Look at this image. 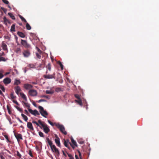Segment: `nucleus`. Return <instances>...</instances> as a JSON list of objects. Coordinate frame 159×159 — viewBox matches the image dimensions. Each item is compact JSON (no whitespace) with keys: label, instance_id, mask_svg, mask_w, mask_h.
Segmentation results:
<instances>
[{"label":"nucleus","instance_id":"f257e3e1","mask_svg":"<svg viewBox=\"0 0 159 159\" xmlns=\"http://www.w3.org/2000/svg\"><path fill=\"white\" fill-rule=\"evenodd\" d=\"M38 122L43 127V131L46 134H48V133L50 131V130L47 125L44 122L42 123L41 120H38Z\"/></svg>","mask_w":159,"mask_h":159},{"label":"nucleus","instance_id":"f03ea898","mask_svg":"<svg viewBox=\"0 0 159 159\" xmlns=\"http://www.w3.org/2000/svg\"><path fill=\"white\" fill-rule=\"evenodd\" d=\"M39 109V112L41 115L45 118H47V116L48 115V113L46 110H44L43 107L41 106H39L38 107Z\"/></svg>","mask_w":159,"mask_h":159},{"label":"nucleus","instance_id":"7ed1b4c3","mask_svg":"<svg viewBox=\"0 0 159 159\" xmlns=\"http://www.w3.org/2000/svg\"><path fill=\"white\" fill-rule=\"evenodd\" d=\"M22 54L25 58H28L31 55V51L30 49H26L23 50Z\"/></svg>","mask_w":159,"mask_h":159},{"label":"nucleus","instance_id":"20e7f679","mask_svg":"<svg viewBox=\"0 0 159 159\" xmlns=\"http://www.w3.org/2000/svg\"><path fill=\"white\" fill-rule=\"evenodd\" d=\"M55 125L63 134L65 135L67 134V132L65 130V127L63 125H60L59 124H56Z\"/></svg>","mask_w":159,"mask_h":159},{"label":"nucleus","instance_id":"39448f33","mask_svg":"<svg viewBox=\"0 0 159 159\" xmlns=\"http://www.w3.org/2000/svg\"><path fill=\"white\" fill-rule=\"evenodd\" d=\"M21 43L26 49H31L32 48L31 45L27 43L26 40L21 39Z\"/></svg>","mask_w":159,"mask_h":159},{"label":"nucleus","instance_id":"423d86ee","mask_svg":"<svg viewBox=\"0 0 159 159\" xmlns=\"http://www.w3.org/2000/svg\"><path fill=\"white\" fill-rule=\"evenodd\" d=\"M52 151L53 152H55L56 155L59 156L60 155V152L59 151L55 145H53L51 148Z\"/></svg>","mask_w":159,"mask_h":159},{"label":"nucleus","instance_id":"0eeeda50","mask_svg":"<svg viewBox=\"0 0 159 159\" xmlns=\"http://www.w3.org/2000/svg\"><path fill=\"white\" fill-rule=\"evenodd\" d=\"M28 110L30 113L35 116L39 115V113L36 110L33 111L31 109L28 108Z\"/></svg>","mask_w":159,"mask_h":159},{"label":"nucleus","instance_id":"6e6552de","mask_svg":"<svg viewBox=\"0 0 159 159\" xmlns=\"http://www.w3.org/2000/svg\"><path fill=\"white\" fill-rule=\"evenodd\" d=\"M29 94L32 96H36L37 95V91L34 89L30 90L29 91Z\"/></svg>","mask_w":159,"mask_h":159},{"label":"nucleus","instance_id":"1a4fd4ad","mask_svg":"<svg viewBox=\"0 0 159 159\" xmlns=\"http://www.w3.org/2000/svg\"><path fill=\"white\" fill-rule=\"evenodd\" d=\"M55 73H54L52 75H50L49 74L43 75V77L46 79H50L55 78Z\"/></svg>","mask_w":159,"mask_h":159},{"label":"nucleus","instance_id":"9d476101","mask_svg":"<svg viewBox=\"0 0 159 159\" xmlns=\"http://www.w3.org/2000/svg\"><path fill=\"white\" fill-rule=\"evenodd\" d=\"M55 136L56 137V138L55 139V142L58 146L60 147L61 144L60 141V139L56 134H55Z\"/></svg>","mask_w":159,"mask_h":159},{"label":"nucleus","instance_id":"9b49d317","mask_svg":"<svg viewBox=\"0 0 159 159\" xmlns=\"http://www.w3.org/2000/svg\"><path fill=\"white\" fill-rule=\"evenodd\" d=\"M11 79L8 77L5 78L3 80V82L5 84H7L10 83L11 82Z\"/></svg>","mask_w":159,"mask_h":159},{"label":"nucleus","instance_id":"f8f14e48","mask_svg":"<svg viewBox=\"0 0 159 159\" xmlns=\"http://www.w3.org/2000/svg\"><path fill=\"white\" fill-rule=\"evenodd\" d=\"M24 87L25 89L28 90L32 89L33 86L28 84H24Z\"/></svg>","mask_w":159,"mask_h":159},{"label":"nucleus","instance_id":"ddd939ff","mask_svg":"<svg viewBox=\"0 0 159 159\" xmlns=\"http://www.w3.org/2000/svg\"><path fill=\"white\" fill-rule=\"evenodd\" d=\"M14 135L15 137L16 138L18 141L20 139H22V136L20 134L14 133Z\"/></svg>","mask_w":159,"mask_h":159},{"label":"nucleus","instance_id":"4468645a","mask_svg":"<svg viewBox=\"0 0 159 159\" xmlns=\"http://www.w3.org/2000/svg\"><path fill=\"white\" fill-rule=\"evenodd\" d=\"M27 127L31 131L34 130V129L31 123L28 122L27 124Z\"/></svg>","mask_w":159,"mask_h":159},{"label":"nucleus","instance_id":"2eb2a0df","mask_svg":"<svg viewBox=\"0 0 159 159\" xmlns=\"http://www.w3.org/2000/svg\"><path fill=\"white\" fill-rule=\"evenodd\" d=\"M15 92L17 94H19V92H20L21 91V89L20 87L19 86H17L16 87H15L14 88Z\"/></svg>","mask_w":159,"mask_h":159},{"label":"nucleus","instance_id":"dca6fc26","mask_svg":"<svg viewBox=\"0 0 159 159\" xmlns=\"http://www.w3.org/2000/svg\"><path fill=\"white\" fill-rule=\"evenodd\" d=\"M2 47L3 50L6 51L7 50V45L4 42H2Z\"/></svg>","mask_w":159,"mask_h":159},{"label":"nucleus","instance_id":"f3484780","mask_svg":"<svg viewBox=\"0 0 159 159\" xmlns=\"http://www.w3.org/2000/svg\"><path fill=\"white\" fill-rule=\"evenodd\" d=\"M17 34L20 37L24 38L25 37V35L23 33L20 31H18L17 33Z\"/></svg>","mask_w":159,"mask_h":159},{"label":"nucleus","instance_id":"a211bd4d","mask_svg":"<svg viewBox=\"0 0 159 159\" xmlns=\"http://www.w3.org/2000/svg\"><path fill=\"white\" fill-rule=\"evenodd\" d=\"M20 94L21 98H23L25 101H27V99L25 95L23 93H20Z\"/></svg>","mask_w":159,"mask_h":159},{"label":"nucleus","instance_id":"6ab92c4d","mask_svg":"<svg viewBox=\"0 0 159 159\" xmlns=\"http://www.w3.org/2000/svg\"><path fill=\"white\" fill-rule=\"evenodd\" d=\"M21 50L20 48L17 47L16 48L15 52L16 53H20L21 52Z\"/></svg>","mask_w":159,"mask_h":159},{"label":"nucleus","instance_id":"aec40b11","mask_svg":"<svg viewBox=\"0 0 159 159\" xmlns=\"http://www.w3.org/2000/svg\"><path fill=\"white\" fill-rule=\"evenodd\" d=\"M69 142V140H67L66 141L64 139V145L67 148L69 149H70V146H68V143Z\"/></svg>","mask_w":159,"mask_h":159},{"label":"nucleus","instance_id":"412c9836","mask_svg":"<svg viewBox=\"0 0 159 159\" xmlns=\"http://www.w3.org/2000/svg\"><path fill=\"white\" fill-rule=\"evenodd\" d=\"M3 20L4 24L6 25L7 23H10V21L7 19L6 17L5 16H4L3 17Z\"/></svg>","mask_w":159,"mask_h":159},{"label":"nucleus","instance_id":"4be33fe9","mask_svg":"<svg viewBox=\"0 0 159 159\" xmlns=\"http://www.w3.org/2000/svg\"><path fill=\"white\" fill-rule=\"evenodd\" d=\"M20 83V80H19L16 79L14 82V84L15 85H18Z\"/></svg>","mask_w":159,"mask_h":159},{"label":"nucleus","instance_id":"5701e85b","mask_svg":"<svg viewBox=\"0 0 159 159\" xmlns=\"http://www.w3.org/2000/svg\"><path fill=\"white\" fill-rule=\"evenodd\" d=\"M10 96L11 99L12 100L16 98V96L14 95L13 92H12L11 93Z\"/></svg>","mask_w":159,"mask_h":159},{"label":"nucleus","instance_id":"b1692460","mask_svg":"<svg viewBox=\"0 0 159 159\" xmlns=\"http://www.w3.org/2000/svg\"><path fill=\"white\" fill-rule=\"evenodd\" d=\"M75 101L76 102L78 103L79 105L80 106L82 105V102L80 99H78V100H75Z\"/></svg>","mask_w":159,"mask_h":159},{"label":"nucleus","instance_id":"393cba45","mask_svg":"<svg viewBox=\"0 0 159 159\" xmlns=\"http://www.w3.org/2000/svg\"><path fill=\"white\" fill-rule=\"evenodd\" d=\"M21 116L25 121H27L28 117L27 116H26L23 114H21Z\"/></svg>","mask_w":159,"mask_h":159},{"label":"nucleus","instance_id":"a878e982","mask_svg":"<svg viewBox=\"0 0 159 159\" xmlns=\"http://www.w3.org/2000/svg\"><path fill=\"white\" fill-rule=\"evenodd\" d=\"M15 25L13 24L12 25L11 28V32H15Z\"/></svg>","mask_w":159,"mask_h":159},{"label":"nucleus","instance_id":"bb28decb","mask_svg":"<svg viewBox=\"0 0 159 159\" xmlns=\"http://www.w3.org/2000/svg\"><path fill=\"white\" fill-rule=\"evenodd\" d=\"M19 16L22 21H24L25 23H27L26 20L22 16L20 15H19Z\"/></svg>","mask_w":159,"mask_h":159},{"label":"nucleus","instance_id":"cd10ccee","mask_svg":"<svg viewBox=\"0 0 159 159\" xmlns=\"http://www.w3.org/2000/svg\"><path fill=\"white\" fill-rule=\"evenodd\" d=\"M8 15L12 20L15 19V17L13 15L12 13L9 12L8 13Z\"/></svg>","mask_w":159,"mask_h":159},{"label":"nucleus","instance_id":"c85d7f7f","mask_svg":"<svg viewBox=\"0 0 159 159\" xmlns=\"http://www.w3.org/2000/svg\"><path fill=\"white\" fill-rule=\"evenodd\" d=\"M71 140L72 143L75 146H77L76 142L74 140L73 138H71Z\"/></svg>","mask_w":159,"mask_h":159},{"label":"nucleus","instance_id":"c756f323","mask_svg":"<svg viewBox=\"0 0 159 159\" xmlns=\"http://www.w3.org/2000/svg\"><path fill=\"white\" fill-rule=\"evenodd\" d=\"M26 29L28 30H30L31 29V27L30 25L27 22L26 23Z\"/></svg>","mask_w":159,"mask_h":159},{"label":"nucleus","instance_id":"7c9ffc66","mask_svg":"<svg viewBox=\"0 0 159 159\" xmlns=\"http://www.w3.org/2000/svg\"><path fill=\"white\" fill-rule=\"evenodd\" d=\"M46 68L49 71L51 70V64L50 63H49L46 66Z\"/></svg>","mask_w":159,"mask_h":159},{"label":"nucleus","instance_id":"2f4dec72","mask_svg":"<svg viewBox=\"0 0 159 159\" xmlns=\"http://www.w3.org/2000/svg\"><path fill=\"white\" fill-rule=\"evenodd\" d=\"M7 109L8 111V113L9 114H11V111L10 110V108L9 105H7Z\"/></svg>","mask_w":159,"mask_h":159},{"label":"nucleus","instance_id":"473e14b6","mask_svg":"<svg viewBox=\"0 0 159 159\" xmlns=\"http://www.w3.org/2000/svg\"><path fill=\"white\" fill-rule=\"evenodd\" d=\"M57 63L59 65V66H60L61 68V70H63V65L62 64L61 62L60 61H59L57 62Z\"/></svg>","mask_w":159,"mask_h":159},{"label":"nucleus","instance_id":"72a5a7b5","mask_svg":"<svg viewBox=\"0 0 159 159\" xmlns=\"http://www.w3.org/2000/svg\"><path fill=\"white\" fill-rule=\"evenodd\" d=\"M22 103L25 104L26 107H27L28 108L30 107V106L29 104L27 102H26L23 101H22Z\"/></svg>","mask_w":159,"mask_h":159},{"label":"nucleus","instance_id":"f704fd0d","mask_svg":"<svg viewBox=\"0 0 159 159\" xmlns=\"http://www.w3.org/2000/svg\"><path fill=\"white\" fill-rule=\"evenodd\" d=\"M32 123L33 124H35L38 126H39V127H40V125L39 124V123L38 122V123L36 121H35V120H33L32 121Z\"/></svg>","mask_w":159,"mask_h":159},{"label":"nucleus","instance_id":"c9c22d12","mask_svg":"<svg viewBox=\"0 0 159 159\" xmlns=\"http://www.w3.org/2000/svg\"><path fill=\"white\" fill-rule=\"evenodd\" d=\"M41 54H39L38 52L36 53V57L39 59H40L41 58Z\"/></svg>","mask_w":159,"mask_h":159},{"label":"nucleus","instance_id":"e433bc0d","mask_svg":"<svg viewBox=\"0 0 159 159\" xmlns=\"http://www.w3.org/2000/svg\"><path fill=\"white\" fill-rule=\"evenodd\" d=\"M39 136L42 137H44V136L43 134L41 131H39Z\"/></svg>","mask_w":159,"mask_h":159},{"label":"nucleus","instance_id":"4c0bfd02","mask_svg":"<svg viewBox=\"0 0 159 159\" xmlns=\"http://www.w3.org/2000/svg\"><path fill=\"white\" fill-rule=\"evenodd\" d=\"M46 93L48 94H52L53 93V92L52 91L47 90L46 91Z\"/></svg>","mask_w":159,"mask_h":159},{"label":"nucleus","instance_id":"58836bf2","mask_svg":"<svg viewBox=\"0 0 159 159\" xmlns=\"http://www.w3.org/2000/svg\"><path fill=\"white\" fill-rule=\"evenodd\" d=\"M0 61H6V59L4 57L0 56Z\"/></svg>","mask_w":159,"mask_h":159},{"label":"nucleus","instance_id":"ea45409f","mask_svg":"<svg viewBox=\"0 0 159 159\" xmlns=\"http://www.w3.org/2000/svg\"><path fill=\"white\" fill-rule=\"evenodd\" d=\"M61 89L60 88H57L55 89V91L56 92H58L61 91Z\"/></svg>","mask_w":159,"mask_h":159},{"label":"nucleus","instance_id":"a19ab883","mask_svg":"<svg viewBox=\"0 0 159 159\" xmlns=\"http://www.w3.org/2000/svg\"><path fill=\"white\" fill-rule=\"evenodd\" d=\"M48 143L49 145L50 146L51 148V147H52L53 145H52V142L51 140H50V141L48 142Z\"/></svg>","mask_w":159,"mask_h":159},{"label":"nucleus","instance_id":"79ce46f5","mask_svg":"<svg viewBox=\"0 0 159 159\" xmlns=\"http://www.w3.org/2000/svg\"><path fill=\"white\" fill-rule=\"evenodd\" d=\"M16 155L19 158H20L21 157V155L20 154L19 152L18 151H16Z\"/></svg>","mask_w":159,"mask_h":159},{"label":"nucleus","instance_id":"37998d69","mask_svg":"<svg viewBox=\"0 0 159 159\" xmlns=\"http://www.w3.org/2000/svg\"><path fill=\"white\" fill-rule=\"evenodd\" d=\"M68 157H70V159H74V158L72 157V155L70 154L67 153Z\"/></svg>","mask_w":159,"mask_h":159},{"label":"nucleus","instance_id":"c03bdc74","mask_svg":"<svg viewBox=\"0 0 159 159\" xmlns=\"http://www.w3.org/2000/svg\"><path fill=\"white\" fill-rule=\"evenodd\" d=\"M75 97L78 100L80 99V96L77 94H75Z\"/></svg>","mask_w":159,"mask_h":159},{"label":"nucleus","instance_id":"a18cd8bd","mask_svg":"<svg viewBox=\"0 0 159 159\" xmlns=\"http://www.w3.org/2000/svg\"><path fill=\"white\" fill-rule=\"evenodd\" d=\"M15 107L19 111H20V112H22V109H21V108H20V107H18V106H15Z\"/></svg>","mask_w":159,"mask_h":159},{"label":"nucleus","instance_id":"49530a36","mask_svg":"<svg viewBox=\"0 0 159 159\" xmlns=\"http://www.w3.org/2000/svg\"><path fill=\"white\" fill-rule=\"evenodd\" d=\"M1 9H2V10H3V12L5 13H6V12L7 11V10L3 7H1Z\"/></svg>","mask_w":159,"mask_h":159},{"label":"nucleus","instance_id":"de8ad7c7","mask_svg":"<svg viewBox=\"0 0 159 159\" xmlns=\"http://www.w3.org/2000/svg\"><path fill=\"white\" fill-rule=\"evenodd\" d=\"M29 66L30 68H34L35 66L33 64H30L29 65Z\"/></svg>","mask_w":159,"mask_h":159},{"label":"nucleus","instance_id":"09e8293b","mask_svg":"<svg viewBox=\"0 0 159 159\" xmlns=\"http://www.w3.org/2000/svg\"><path fill=\"white\" fill-rule=\"evenodd\" d=\"M36 48L37 49L38 52L39 53V54H41L42 52L37 47H36Z\"/></svg>","mask_w":159,"mask_h":159},{"label":"nucleus","instance_id":"8fccbe9b","mask_svg":"<svg viewBox=\"0 0 159 159\" xmlns=\"http://www.w3.org/2000/svg\"><path fill=\"white\" fill-rule=\"evenodd\" d=\"M46 101L44 99H40V100H39V101H37V102L39 103H40L41 102H46Z\"/></svg>","mask_w":159,"mask_h":159},{"label":"nucleus","instance_id":"3c124183","mask_svg":"<svg viewBox=\"0 0 159 159\" xmlns=\"http://www.w3.org/2000/svg\"><path fill=\"white\" fill-rule=\"evenodd\" d=\"M2 2L6 4H8L9 2L7 0H2Z\"/></svg>","mask_w":159,"mask_h":159},{"label":"nucleus","instance_id":"603ef678","mask_svg":"<svg viewBox=\"0 0 159 159\" xmlns=\"http://www.w3.org/2000/svg\"><path fill=\"white\" fill-rule=\"evenodd\" d=\"M0 89L2 90V91L4 92L5 90V89L4 87L2 85H1L0 86Z\"/></svg>","mask_w":159,"mask_h":159},{"label":"nucleus","instance_id":"864d4df0","mask_svg":"<svg viewBox=\"0 0 159 159\" xmlns=\"http://www.w3.org/2000/svg\"><path fill=\"white\" fill-rule=\"evenodd\" d=\"M15 39L16 40V43H17L18 45H19V43L18 42V37L15 35Z\"/></svg>","mask_w":159,"mask_h":159},{"label":"nucleus","instance_id":"5fc2aeb1","mask_svg":"<svg viewBox=\"0 0 159 159\" xmlns=\"http://www.w3.org/2000/svg\"><path fill=\"white\" fill-rule=\"evenodd\" d=\"M12 102L15 104H16L17 105H19L18 103L15 99H13L12 100Z\"/></svg>","mask_w":159,"mask_h":159},{"label":"nucleus","instance_id":"6e6d98bb","mask_svg":"<svg viewBox=\"0 0 159 159\" xmlns=\"http://www.w3.org/2000/svg\"><path fill=\"white\" fill-rule=\"evenodd\" d=\"M29 155L31 157H33V156L32 153V152H31V150H30L29 151Z\"/></svg>","mask_w":159,"mask_h":159},{"label":"nucleus","instance_id":"4d7b16f0","mask_svg":"<svg viewBox=\"0 0 159 159\" xmlns=\"http://www.w3.org/2000/svg\"><path fill=\"white\" fill-rule=\"evenodd\" d=\"M48 122L51 125H52V126L54 125V124H53V123L50 120H48Z\"/></svg>","mask_w":159,"mask_h":159},{"label":"nucleus","instance_id":"13d9d810","mask_svg":"<svg viewBox=\"0 0 159 159\" xmlns=\"http://www.w3.org/2000/svg\"><path fill=\"white\" fill-rule=\"evenodd\" d=\"M5 138V139L8 141H9V138H8V136L7 135H5L4 136Z\"/></svg>","mask_w":159,"mask_h":159},{"label":"nucleus","instance_id":"bf43d9fd","mask_svg":"<svg viewBox=\"0 0 159 159\" xmlns=\"http://www.w3.org/2000/svg\"><path fill=\"white\" fill-rule=\"evenodd\" d=\"M41 97H43V98H48V96H46V95H43Z\"/></svg>","mask_w":159,"mask_h":159},{"label":"nucleus","instance_id":"052dcab7","mask_svg":"<svg viewBox=\"0 0 159 159\" xmlns=\"http://www.w3.org/2000/svg\"><path fill=\"white\" fill-rule=\"evenodd\" d=\"M62 152L63 153V155L65 156V157H66L67 156V155H66V153H65L64 151L63 150L62 151Z\"/></svg>","mask_w":159,"mask_h":159},{"label":"nucleus","instance_id":"680f3d73","mask_svg":"<svg viewBox=\"0 0 159 159\" xmlns=\"http://www.w3.org/2000/svg\"><path fill=\"white\" fill-rule=\"evenodd\" d=\"M78 152H79V156L80 157V158L81 159V153H80V152L79 151H78Z\"/></svg>","mask_w":159,"mask_h":159},{"label":"nucleus","instance_id":"e2e57ef3","mask_svg":"<svg viewBox=\"0 0 159 159\" xmlns=\"http://www.w3.org/2000/svg\"><path fill=\"white\" fill-rule=\"evenodd\" d=\"M17 119L21 123H23L22 121L19 119V118L18 117L17 118Z\"/></svg>","mask_w":159,"mask_h":159},{"label":"nucleus","instance_id":"0e129e2a","mask_svg":"<svg viewBox=\"0 0 159 159\" xmlns=\"http://www.w3.org/2000/svg\"><path fill=\"white\" fill-rule=\"evenodd\" d=\"M25 114L27 115H28V114H29V113H28V111H27L26 110H25Z\"/></svg>","mask_w":159,"mask_h":159},{"label":"nucleus","instance_id":"69168bd1","mask_svg":"<svg viewBox=\"0 0 159 159\" xmlns=\"http://www.w3.org/2000/svg\"><path fill=\"white\" fill-rule=\"evenodd\" d=\"M10 73V72H6L5 74V75H7L9 74Z\"/></svg>","mask_w":159,"mask_h":159},{"label":"nucleus","instance_id":"338daca9","mask_svg":"<svg viewBox=\"0 0 159 159\" xmlns=\"http://www.w3.org/2000/svg\"><path fill=\"white\" fill-rule=\"evenodd\" d=\"M0 157L1 159H5V158L2 155H1L0 156Z\"/></svg>","mask_w":159,"mask_h":159},{"label":"nucleus","instance_id":"774afa93","mask_svg":"<svg viewBox=\"0 0 159 159\" xmlns=\"http://www.w3.org/2000/svg\"><path fill=\"white\" fill-rule=\"evenodd\" d=\"M46 140L47 141V142L50 141V139H49V138H48V137H47L46 138Z\"/></svg>","mask_w":159,"mask_h":159}]
</instances>
